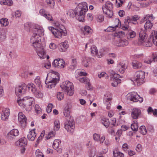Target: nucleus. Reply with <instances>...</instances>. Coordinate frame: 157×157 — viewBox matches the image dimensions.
Returning a JSON list of instances; mask_svg holds the SVG:
<instances>
[{
  "label": "nucleus",
  "instance_id": "1",
  "mask_svg": "<svg viewBox=\"0 0 157 157\" xmlns=\"http://www.w3.org/2000/svg\"><path fill=\"white\" fill-rule=\"evenodd\" d=\"M26 87L27 86L25 83L18 86L15 88V94L19 97L17 100L19 105L25 108L26 111L29 112L32 109V105L34 103V98L31 97H25L23 98H20V96L25 94Z\"/></svg>",
  "mask_w": 157,
  "mask_h": 157
},
{
  "label": "nucleus",
  "instance_id": "2",
  "mask_svg": "<svg viewBox=\"0 0 157 157\" xmlns=\"http://www.w3.org/2000/svg\"><path fill=\"white\" fill-rule=\"evenodd\" d=\"M32 44L40 57L42 59L45 58L46 57V53L44 50L45 46L44 44L41 41H39L38 42H33Z\"/></svg>",
  "mask_w": 157,
  "mask_h": 157
},
{
  "label": "nucleus",
  "instance_id": "3",
  "mask_svg": "<svg viewBox=\"0 0 157 157\" xmlns=\"http://www.w3.org/2000/svg\"><path fill=\"white\" fill-rule=\"evenodd\" d=\"M147 35L144 30L141 29L139 33V37L138 39V45H142L146 47H150L151 46V42L149 40L147 41L146 40Z\"/></svg>",
  "mask_w": 157,
  "mask_h": 157
},
{
  "label": "nucleus",
  "instance_id": "4",
  "mask_svg": "<svg viewBox=\"0 0 157 157\" xmlns=\"http://www.w3.org/2000/svg\"><path fill=\"white\" fill-rule=\"evenodd\" d=\"M62 90L69 96L72 95L74 93V88L73 83L68 81L63 82L60 86Z\"/></svg>",
  "mask_w": 157,
  "mask_h": 157
},
{
  "label": "nucleus",
  "instance_id": "5",
  "mask_svg": "<svg viewBox=\"0 0 157 157\" xmlns=\"http://www.w3.org/2000/svg\"><path fill=\"white\" fill-rule=\"evenodd\" d=\"M48 29L55 37L58 38H60L62 35L65 36L67 34V31L65 28L63 29L60 28H54L53 27H49Z\"/></svg>",
  "mask_w": 157,
  "mask_h": 157
},
{
  "label": "nucleus",
  "instance_id": "6",
  "mask_svg": "<svg viewBox=\"0 0 157 157\" xmlns=\"http://www.w3.org/2000/svg\"><path fill=\"white\" fill-rule=\"evenodd\" d=\"M83 7H82L81 9L79 12H77L76 18L79 21L83 22L84 20V15L85 12L87 10V4L86 2L82 3Z\"/></svg>",
  "mask_w": 157,
  "mask_h": 157
},
{
  "label": "nucleus",
  "instance_id": "7",
  "mask_svg": "<svg viewBox=\"0 0 157 157\" xmlns=\"http://www.w3.org/2000/svg\"><path fill=\"white\" fill-rule=\"evenodd\" d=\"M58 78H49L48 77V75H47V77L46 78L45 84H46V86L49 88L51 89L54 87L57 83L59 81V78L58 76V73H57Z\"/></svg>",
  "mask_w": 157,
  "mask_h": 157
},
{
  "label": "nucleus",
  "instance_id": "8",
  "mask_svg": "<svg viewBox=\"0 0 157 157\" xmlns=\"http://www.w3.org/2000/svg\"><path fill=\"white\" fill-rule=\"evenodd\" d=\"M54 67L58 68H62L65 67V62L64 60L61 59H55L52 63Z\"/></svg>",
  "mask_w": 157,
  "mask_h": 157
},
{
  "label": "nucleus",
  "instance_id": "9",
  "mask_svg": "<svg viewBox=\"0 0 157 157\" xmlns=\"http://www.w3.org/2000/svg\"><path fill=\"white\" fill-rule=\"evenodd\" d=\"M26 117L22 112L19 113L18 114V120L23 127H25L26 124Z\"/></svg>",
  "mask_w": 157,
  "mask_h": 157
},
{
  "label": "nucleus",
  "instance_id": "10",
  "mask_svg": "<svg viewBox=\"0 0 157 157\" xmlns=\"http://www.w3.org/2000/svg\"><path fill=\"white\" fill-rule=\"evenodd\" d=\"M145 72L142 71H138V85H141L144 82Z\"/></svg>",
  "mask_w": 157,
  "mask_h": 157
},
{
  "label": "nucleus",
  "instance_id": "11",
  "mask_svg": "<svg viewBox=\"0 0 157 157\" xmlns=\"http://www.w3.org/2000/svg\"><path fill=\"white\" fill-rule=\"evenodd\" d=\"M10 111L8 108L4 109L1 113V119L4 121L7 120L10 115Z\"/></svg>",
  "mask_w": 157,
  "mask_h": 157
},
{
  "label": "nucleus",
  "instance_id": "12",
  "mask_svg": "<svg viewBox=\"0 0 157 157\" xmlns=\"http://www.w3.org/2000/svg\"><path fill=\"white\" fill-rule=\"evenodd\" d=\"M137 93L136 92H132L128 93L127 95V98L128 100L134 102H137Z\"/></svg>",
  "mask_w": 157,
  "mask_h": 157
},
{
  "label": "nucleus",
  "instance_id": "13",
  "mask_svg": "<svg viewBox=\"0 0 157 157\" xmlns=\"http://www.w3.org/2000/svg\"><path fill=\"white\" fill-rule=\"evenodd\" d=\"M150 38L152 39L153 43L157 46V31H152Z\"/></svg>",
  "mask_w": 157,
  "mask_h": 157
},
{
  "label": "nucleus",
  "instance_id": "14",
  "mask_svg": "<svg viewBox=\"0 0 157 157\" xmlns=\"http://www.w3.org/2000/svg\"><path fill=\"white\" fill-rule=\"evenodd\" d=\"M27 144L26 139L24 137L21 138L16 142V145L20 147H25L27 145Z\"/></svg>",
  "mask_w": 157,
  "mask_h": 157
},
{
  "label": "nucleus",
  "instance_id": "15",
  "mask_svg": "<svg viewBox=\"0 0 157 157\" xmlns=\"http://www.w3.org/2000/svg\"><path fill=\"white\" fill-rule=\"evenodd\" d=\"M43 29L42 27L37 25L35 26V28L34 30L33 33L35 34L38 35L40 36L43 35Z\"/></svg>",
  "mask_w": 157,
  "mask_h": 157
},
{
  "label": "nucleus",
  "instance_id": "16",
  "mask_svg": "<svg viewBox=\"0 0 157 157\" xmlns=\"http://www.w3.org/2000/svg\"><path fill=\"white\" fill-rule=\"evenodd\" d=\"M35 129H33L30 131L27 135L28 139L31 141H33L36 136V134L35 131Z\"/></svg>",
  "mask_w": 157,
  "mask_h": 157
},
{
  "label": "nucleus",
  "instance_id": "17",
  "mask_svg": "<svg viewBox=\"0 0 157 157\" xmlns=\"http://www.w3.org/2000/svg\"><path fill=\"white\" fill-rule=\"evenodd\" d=\"M103 12L106 15V16L109 18H111L113 15V13L111 9H104V6L102 7Z\"/></svg>",
  "mask_w": 157,
  "mask_h": 157
},
{
  "label": "nucleus",
  "instance_id": "18",
  "mask_svg": "<svg viewBox=\"0 0 157 157\" xmlns=\"http://www.w3.org/2000/svg\"><path fill=\"white\" fill-rule=\"evenodd\" d=\"M118 69L119 71L121 73L124 72V70L127 68V65L125 63H120L117 66Z\"/></svg>",
  "mask_w": 157,
  "mask_h": 157
},
{
  "label": "nucleus",
  "instance_id": "19",
  "mask_svg": "<svg viewBox=\"0 0 157 157\" xmlns=\"http://www.w3.org/2000/svg\"><path fill=\"white\" fill-rule=\"evenodd\" d=\"M41 37L38 35L35 34L33 33V36L31 38V42L32 43L33 42H38L41 41Z\"/></svg>",
  "mask_w": 157,
  "mask_h": 157
},
{
  "label": "nucleus",
  "instance_id": "20",
  "mask_svg": "<svg viewBox=\"0 0 157 157\" xmlns=\"http://www.w3.org/2000/svg\"><path fill=\"white\" fill-rule=\"evenodd\" d=\"M128 44V41L126 39H120L119 41L118 46L119 47H122L127 46Z\"/></svg>",
  "mask_w": 157,
  "mask_h": 157
},
{
  "label": "nucleus",
  "instance_id": "21",
  "mask_svg": "<svg viewBox=\"0 0 157 157\" xmlns=\"http://www.w3.org/2000/svg\"><path fill=\"white\" fill-rule=\"evenodd\" d=\"M77 13L76 11L72 9L69 10L67 12V14L69 15L70 17H74L75 16H77Z\"/></svg>",
  "mask_w": 157,
  "mask_h": 157
},
{
  "label": "nucleus",
  "instance_id": "22",
  "mask_svg": "<svg viewBox=\"0 0 157 157\" xmlns=\"http://www.w3.org/2000/svg\"><path fill=\"white\" fill-rule=\"evenodd\" d=\"M101 122L106 128H108L109 126V120L106 118H101Z\"/></svg>",
  "mask_w": 157,
  "mask_h": 157
},
{
  "label": "nucleus",
  "instance_id": "23",
  "mask_svg": "<svg viewBox=\"0 0 157 157\" xmlns=\"http://www.w3.org/2000/svg\"><path fill=\"white\" fill-rule=\"evenodd\" d=\"M148 113L149 114H151L152 113L153 115L155 116H156L157 115V109H155L153 110L151 107H149L147 110Z\"/></svg>",
  "mask_w": 157,
  "mask_h": 157
},
{
  "label": "nucleus",
  "instance_id": "24",
  "mask_svg": "<svg viewBox=\"0 0 157 157\" xmlns=\"http://www.w3.org/2000/svg\"><path fill=\"white\" fill-rule=\"evenodd\" d=\"M27 86L29 90H31L33 93L34 94L36 92V90L35 86L33 83H29L28 84Z\"/></svg>",
  "mask_w": 157,
  "mask_h": 157
},
{
  "label": "nucleus",
  "instance_id": "25",
  "mask_svg": "<svg viewBox=\"0 0 157 157\" xmlns=\"http://www.w3.org/2000/svg\"><path fill=\"white\" fill-rule=\"evenodd\" d=\"M61 45V47H63V49L61 48L60 49V51L61 52H64L67 50V48L68 47V45L67 41L62 42L59 44Z\"/></svg>",
  "mask_w": 157,
  "mask_h": 157
},
{
  "label": "nucleus",
  "instance_id": "26",
  "mask_svg": "<svg viewBox=\"0 0 157 157\" xmlns=\"http://www.w3.org/2000/svg\"><path fill=\"white\" fill-rule=\"evenodd\" d=\"M115 22L116 23H117L118 24L115 25L114 27H109L107 29L108 31H110V28H112V30L113 31H114L116 28L119 25H121V22L120 20L118 19H116L115 20Z\"/></svg>",
  "mask_w": 157,
  "mask_h": 157
},
{
  "label": "nucleus",
  "instance_id": "27",
  "mask_svg": "<svg viewBox=\"0 0 157 157\" xmlns=\"http://www.w3.org/2000/svg\"><path fill=\"white\" fill-rule=\"evenodd\" d=\"M13 3V2L12 0H2L0 2V4L2 5H7L11 6Z\"/></svg>",
  "mask_w": 157,
  "mask_h": 157
},
{
  "label": "nucleus",
  "instance_id": "28",
  "mask_svg": "<svg viewBox=\"0 0 157 157\" xmlns=\"http://www.w3.org/2000/svg\"><path fill=\"white\" fill-rule=\"evenodd\" d=\"M113 154L114 157H124V154L117 150H114Z\"/></svg>",
  "mask_w": 157,
  "mask_h": 157
},
{
  "label": "nucleus",
  "instance_id": "29",
  "mask_svg": "<svg viewBox=\"0 0 157 157\" xmlns=\"http://www.w3.org/2000/svg\"><path fill=\"white\" fill-rule=\"evenodd\" d=\"M61 143V141L59 139H56L54 140L53 144V148L56 149L59 147V145Z\"/></svg>",
  "mask_w": 157,
  "mask_h": 157
},
{
  "label": "nucleus",
  "instance_id": "30",
  "mask_svg": "<svg viewBox=\"0 0 157 157\" xmlns=\"http://www.w3.org/2000/svg\"><path fill=\"white\" fill-rule=\"evenodd\" d=\"M0 23L2 26H6L8 25L9 22L8 19L6 18H3L1 19Z\"/></svg>",
  "mask_w": 157,
  "mask_h": 157
},
{
  "label": "nucleus",
  "instance_id": "31",
  "mask_svg": "<svg viewBox=\"0 0 157 157\" xmlns=\"http://www.w3.org/2000/svg\"><path fill=\"white\" fill-rule=\"evenodd\" d=\"M63 113L66 117H68L70 115V109L68 106L66 107L63 111Z\"/></svg>",
  "mask_w": 157,
  "mask_h": 157
},
{
  "label": "nucleus",
  "instance_id": "32",
  "mask_svg": "<svg viewBox=\"0 0 157 157\" xmlns=\"http://www.w3.org/2000/svg\"><path fill=\"white\" fill-rule=\"evenodd\" d=\"M79 81L83 83H84L86 84H87L88 86L90 85L89 79L86 77H83L79 79Z\"/></svg>",
  "mask_w": 157,
  "mask_h": 157
},
{
  "label": "nucleus",
  "instance_id": "33",
  "mask_svg": "<svg viewBox=\"0 0 157 157\" xmlns=\"http://www.w3.org/2000/svg\"><path fill=\"white\" fill-rule=\"evenodd\" d=\"M131 129L134 131H137V121H133L131 126Z\"/></svg>",
  "mask_w": 157,
  "mask_h": 157
},
{
  "label": "nucleus",
  "instance_id": "34",
  "mask_svg": "<svg viewBox=\"0 0 157 157\" xmlns=\"http://www.w3.org/2000/svg\"><path fill=\"white\" fill-rule=\"evenodd\" d=\"M131 116L133 119H137V109L134 108L132 109Z\"/></svg>",
  "mask_w": 157,
  "mask_h": 157
},
{
  "label": "nucleus",
  "instance_id": "35",
  "mask_svg": "<svg viewBox=\"0 0 157 157\" xmlns=\"http://www.w3.org/2000/svg\"><path fill=\"white\" fill-rule=\"evenodd\" d=\"M104 6V9H112L113 7V4L109 1L106 2L105 6Z\"/></svg>",
  "mask_w": 157,
  "mask_h": 157
},
{
  "label": "nucleus",
  "instance_id": "36",
  "mask_svg": "<svg viewBox=\"0 0 157 157\" xmlns=\"http://www.w3.org/2000/svg\"><path fill=\"white\" fill-rule=\"evenodd\" d=\"M153 26V24L150 21H147L146 22L144 27L145 29H150Z\"/></svg>",
  "mask_w": 157,
  "mask_h": 157
},
{
  "label": "nucleus",
  "instance_id": "37",
  "mask_svg": "<svg viewBox=\"0 0 157 157\" xmlns=\"http://www.w3.org/2000/svg\"><path fill=\"white\" fill-rule=\"evenodd\" d=\"M65 128L68 132L72 133L74 131L75 128H73L72 126L67 124H65Z\"/></svg>",
  "mask_w": 157,
  "mask_h": 157
},
{
  "label": "nucleus",
  "instance_id": "38",
  "mask_svg": "<svg viewBox=\"0 0 157 157\" xmlns=\"http://www.w3.org/2000/svg\"><path fill=\"white\" fill-rule=\"evenodd\" d=\"M84 29L85 34H91L92 32V29L90 26H85L84 28Z\"/></svg>",
  "mask_w": 157,
  "mask_h": 157
},
{
  "label": "nucleus",
  "instance_id": "39",
  "mask_svg": "<svg viewBox=\"0 0 157 157\" xmlns=\"http://www.w3.org/2000/svg\"><path fill=\"white\" fill-rule=\"evenodd\" d=\"M65 124H67V125H71L73 128H75L74 121L72 118L71 117L69 120H67V121L66 122Z\"/></svg>",
  "mask_w": 157,
  "mask_h": 157
},
{
  "label": "nucleus",
  "instance_id": "40",
  "mask_svg": "<svg viewBox=\"0 0 157 157\" xmlns=\"http://www.w3.org/2000/svg\"><path fill=\"white\" fill-rule=\"evenodd\" d=\"M55 126L54 128V131H58L60 127L59 122V121L56 120L54 122Z\"/></svg>",
  "mask_w": 157,
  "mask_h": 157
},
{
  "label": "nucleus",
  "instance_id": "41",
  "mask_svg": "<svg viewBox=\"0 0 157 157\" xmlns=\"http://www.w3.org/2000/svg\"><path fill=\"white\" fill-rule=\"evenodd\" d=\"M154 17L152 14L151 15L147 14L144 17V19H146V20H147V21H152L153 20Z\"/></svg>",
  "mask_w": 157,
  "mask_h": 157
},
{
  "label": "nucleus",
  "instance_id": "42",
  "mask_svg": "<svg viewBox=\"0 0 157 157\" xmlns=\"http://www.w3.org/2000/svg\"><path fill=\"white\" fill-rule=\"evenodd\" d=\"M140 133L144 135L147 133V130L144 126H141L139 128V131Z\"/></svg>",
  "mask_w": 157,
  "mask_h": 157
},
{
  "label": "nucleus",
  "instance_id": "43",
  "mask_svg": "<svg viewBox=\"0 0 157 157\" xmlns=\"http://www.w3.org/2000/svg\"><path fill=\"white\" fill-rule=\"evenodd\" d=\"M127 38L128 39L129 38H133L135 37L136 36V33L134 31H131L128 32L127 34Z\"/></svg>",
  "mask_w": 157,
  "mask_h": 157
},
{
  "label": "nucleus",
  "instance_id": "44",
  "mask_svg": "<svg viewBox=\"0 0 157 157\" xmlns=\"http://www.w3.org/2000/svg\"><path fill=\"white\" fill-rule=\"evenodd\" d=\"M64 97L63 93L62 92H58L57 93V98L58 100H63Z\"/></svg>",
  "mask_w": 157,
  "mask_h": 157
},
{
  "label": "nucleus",
  "instance_id": "45",
  "mask_svg": "<svg viewBox=\"0 0 157 157\" xmlns=\"http://www.w3.org/2000/svg\"><path fill=\"white\" fill-rule=\"evenodd\" d=\"M91 52L95 55H97L98 54V51L97 48L94 46H93L91 48Z\"/></svg>",
  "mask_w": 157,
  "mask_h": 157
},
{
  "label": "nucleus",
  "instance_id": "46",
  "mask_svg": "<svg viewBox=\"0 0 157 157\" xmlns=\"http://www.w3.org/2000/svg\"><path fill=\"white\" fill-rule=\"evenodd\" d=\"M34 94L35 96L38 98H42L43 96V94L39 91L36 90Z\"/></svg>",
  "mask_w": 157,
  "mask_h": 157
},
{
  "label": "nucleus",
  "instance_id": "47",
  "mask_svg": "<svg viewBox=\"0 0 157 157\" xmlns=\"http://www.w3.org/2000/svg\"><path fill=\"white\" fill-rule=\"evenodd\" d=\"M113 81V82L111 83V85L113 87H116L117 86L118 84L121 83V79H117V80H112Z\"/></svg>",
  "mask_w": 157,
  "mask_h": 157
},
{
  "label": "nucleus",
  "instance_id": "48",
  "mask_svg": "<svg viewBox=\"0 0 157 157\" xmlns=\"http://www.w3.org/2000/svg\"><path fill=\"white\" fill-rule=\"evenodd\" d=\"M76 59H73L72 60L71 65L70 66V68L72 69H74L76 66Z\"/></svg>",
  "mask_w": 157,
  "mask_h": 157
},
{
  "label": "nucleus",
  "instance_id": "49",
  "mask_svg": "<svg viewBox=\"0 0 157 157\" xmlns=\"http://www.w3.org/2000/svg\"><path fill=\"white\" fill-rule=\"evenodd\" d=\"M120 77V75L117 74H113L111 77V80L120 79L119 78Z\"/></svg>",
  "mask_w": 157,
  "mask_h": 157
},
{
  "label": "nucleus",
  "instance_id": "50",
  "mask_svg": "<svg viewBox=\"0 0 157 157\" xmlns=\"http://www.w3.org/2000/svg\"><path fill=\"white\" fill-rule=\"evenodd\" d=\"M15 136L13 135V134H12L10 132H9L7 135V139L9 140H13L15 138Z\"/></svg>",
  "mask_w": 157,
  "mask_h": 157
},
{
  "label": "nucleus",
  "instance_id": "51",
  "mask_svg": "<svg viewBox=\"0 0 157 157\" xmlns=\"http://www.w3.org/2000/svg\"><path fill=\"white\" fill-rule=\"evenodd\" d=\"M36 157H44L43 153L40 152V150L39 149L36 150Z\"/></svg>",
  "mask_w": 157,
  "mask_h": 157
},
{
  "label": "nucleus",
  "instance_id": "52",
  "mask_svg": "<svg viewBox=\"0 0 157 157\" xmlns=\"http://www.w3.org/2000/svg\"><path fill=\"white\" fill-rule=\"evenodd\" d=\"M10 132L15 137L17 136L19 133L18 130L16 129H14L11 130Z\"/></svg>",
  "mask_w": 157,
  "mask_h": 157
},
{
  "label": "nucleus",
  "instance_id": "53",
  "mask_svg": "<svg viewBox=\"0 0 157 157\" xmlns=\"http://www.w3.org/2000/svg\"><path fill=\"white\" fill-rule=\"evenodd\" d=\"M35 110L37 113L39 114L41 112V109L38 105H36L35 106Z\"/></svg>",
  "mask_w": 157,
  "mask_h": 157
},
{
  "label": "nucleus",
  "instance_id": "54",
  "mask_svg": "<svg viewBox=\"0 0 157 157\" xmlns=\"http://www.w3.org/2000/svg\"><path fill=\"white\" fill-rule=\"evenodd\" d=\"M125 0H116L117 6L118 7H120L123 4Z\"/></svg>",
  "mask_w": 157,
  "mask_h": 157
},
{
  "label": "nucleus",
  "instance_id": "55",
  "mask_svg": "<svg viewBox=\"0 0 157 157\" xmlns=\"http://www.w3.org/2000/svg\"><path fill=\"white\" fill-rule=\"evenodd\" d=\"M104 16L102 15H99L97 17V21L99 22H101L104 20Z\"/></svg>",
  "mask_w": 157,
  "mask_h": 157
},
{
  "label": "nucleus",
  "instance_id": "56",
  "mask_svg": "<svg viewBox=\"0 0 157 157\" xmlns=\"http://www.w3.org/2000/svg\"><path fill=\"white\" fill-rule=\"evenodd\" d=\"M94 140L96 141H98L100 138V136L98 134L94 133L93 135Z\"/></svg>",
  "mask_w": 157,
  "mask_h": 157
},
{
  "label": "nucleus",
  "instance_id": "57",
  "mask_svg": "<svg viewBox=\"0 0 157 157\" xmlns=\"http://www.w3.org/2000/svg\"><path fill=\"white\" fill-rule=\"evenodd\" d=\"M131 80L133 82V84L135 85V82H137V74L136 73V72L133 77L132 78Z\"/></svg>",
  "mask_w": 157,
  "mask_h": 157
},
{
  "label": "nucleus",
  "instance_id": "58",
  "mask_svg": "<svg viewBox=\"0 0 157 157\" xmlns=\"http://www.w3.org/2000/svg\"><path fill=\"white\" fill-rule=\"evenodd\" d=\"M52 106L53 105L52 104L50 103L48 104L47 108V113H49L51 112L52 110Z\"/></svg>",
  "mask_w": 157,
  "mask_h": 157
},
{
  "label": "nucleus",
  "instance_id": "59",
  "mask_svg": "<svg viewBox=\"0 0 157 157\" xmlns=\"http://www.w3.org/2000/svg\"><path fill=\"white\" fill-rule=\"evenodd\" d=\"M157 54V53L156 54L155 56V57L153 58L152 60L151 59H146L145 60V61H144V63H148V64H150L152 62V60H155V59H157L156 58Z\"/></svg>",
  "mask_w": 157,
  "mask_h": 157
},
{
  "label": "nucleus",
  "instance_id": "60",
  "mask_svg": "<svg viewBox=\"0 0 157 157\" xmlns=\"http://www.w3.org/2000/svg\"><path fill=\"white\" fill-rule=\"evenodd\" d=\"M39 13L40 15L44 17L47 13L46 10L44 9H41L39 11Z\"/></svg>",
  "mask_w": 157,
  "mask_h": 157
},
{
  "label": "nucleus",
  "instance_id": "61",
  "mask_svg": "<svg viewBox=\"0 0 157 157\" xmlns=\"http://www.w3.org/2000/svg\"><path fill=\"white\" fill-rule=\"evenodd\" d=\"M44 17H45L47 20L49 21H53V18L52 17L51 15L49 14H48V13H47L45 15Z\"/></svg>",
  "mask_w": 157,
  "mask_h": 157
},
{
  "label": "nucleus",
  "instance_id": "62",
  "mask_svg": "<svg viewBox=\"0 0 157 157\" xmlns=\"http://www.w3.org/2000/svg\"><path fill=\"white\" fill-rule=\"evenodd\" d=\"M131 21V19L130 17H128L126 19H125L124 24L126 25H127Z\"/></svg>",
  "mask_w": 157,
  "mask_h": 157
},
{
  "label": "nucleus",
  "instance_id": "63",
  "mask_svg": "<svg viewBox=\"0 0 157 157\" xmlns=\"http://www.w3.org/2000/svg\"><path fill=\"white\" fill-rule=\"evenodd\" d=\"M136 60H133L132 62V65L134 69H136L137 68V63Z\"/></svg>",
  "mask_w": 157,
  "mask_h": 157
},
{
  "label": "nucleus",
  "instance_id": "64",
  "mask_svg": "<svg viewBox=\"0 0 157 157\" xmlns=\"http://www.w3.org/2000/svg\"><path fill=\"white\" fill-rule=\"evenodd\" d=\"M35 83L38 86L39 88L40 89V87H41V83L40 80L38 79H36L35 80Z\"/></svg>",
  "mask_w": 157,
  "mask_h": 157
}]
</instances>
